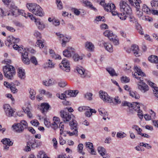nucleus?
<instances>
[{
  "label": "nucleus",
  "instance_id": "1",
  "mask_svg": "<svg viewBox=\"0 0 158 158\" xmlns=\"http://www.w3.org/2000/svg\"><path fill=\"white\" fill-rule=\"evenodd\" d=\"M27 7L30 11L35 15L40 16H42L44 15V13L42 11V8L36 3L27 4Z\"/></svg>",
  "mask_w": 158,
  "mask_h": 158
},
{
  "label": "nucleus",
  "instance_id": "2",
  "mask_svg": "<svg viewBox=\"0 0 158 158\" xmlns=\"http://www.w3.org/2000/svg\"><path fill=\"white\" fill-rule=\"evenodd\" d=\"M3 70L4 76L7 78L12 80L15 75V68L12 65L7 64L3 67Z\"/></svg>",
  "mask_w": 158,
  "mask_h": 158
},
{
  "label": "nucleus",
  "instance_id": "3",
  "mask_svg": "<svg viewBox=\"0 0 158 158\" xmlns=\"http://www.w3.org/2000/svg\"><path fill=\"white\" fill-rule=\"evenodd\" d=\"M13 48L17 50L21 53L22 60L23 62L26 64H30L29 59L28 58V53L23 49V47H19L17 44H14L13 46Z\"/></svg>",
  "mask_w": 158,
  "mask_h": 158
},
{
  "label": "nucleus",
  "instance_id": "4",
  "mask_svg": "<svg viewBox=\"0 0 158 158\" xmlns=\"http://www.w3.org/2000/svg\"><path fill=\"white\" fill-rule=\"evenodd\" d=\"M78 93L79 91L78 90H73L69 89L66 90L60 95H59V97L61 99H64L67 98L75 97Z\"/></svg>",
  "mask_w": 158,
  "mask_h": 158
},
{
  "label": "nucleus",
  "instance_id": "5",
  "mask_svg": "<svg viewBox=\"0 0 158 158\" xmlns=\"http://www.w3.org/2000/svg\"><path fill=\"white\" fill-rule=\"evenodd\" d=\"M5 4L7 5H10V8L11 10V13H7L8 15H13L16 16V14L19 12V10L17 9V7L14 4H12V2L9 0H2Z\"/></svg>",
  "mask_w": 158,
  "mask_h": 158
},
{
  "label": "nucleus",
  "instance_id": "6",
  "mask_svg": "<svg viewBox=\"0 0 158 158\" xmlns=\"http://www.w3.org/2000/svg\"><path fill=\"white\" fill-rule=\"evenodd\" d=\"M119 6L121 11L125 12L126 14L132 13L131 8L125 2L121 1L120 2Z\"/></svg>",
  "mask_w": 158,
  "mask_h": 158
},
{
  "label": "nucleus",
  "instance_id": "7",
  "mask_svg": "<svg viewBox=\"0 0 158 158\" xmlns=\"http://www.w3.org/2000/svg\"><path fill=\"white\" fill-rule=\"evenodd\" d=\"M99 96L100 98L104 102L108 103L112 102V98L110 97L107 93L105 92L100 90L99 91Z\"/></svg>",
  "mask_w": 158,
  "mask_h": 158
},
{
  "label": "nucleus",
  "instance_id": "8",
  "mask_svg": "<svg viewBox=\"0 0 158 158\" xmlns=\"http://www.w3.org/2000/svg\"><path fill=\"white\" fill-rule=\"evenodd\" d=\"M60 115L63 120L65 123L69 122L72 118V116H73L71 113L64 111H61L60 112Z\"/></svg>",
  "mask_w": 158,
  "mask_h": 158
},
{
  "label": "nucleus",
  "instance_id": "9",
  "mask_svg": "<svg viewBox=\"0 0 158 158\" xmlns=\"http://www.w3.org/2000/svg\"><path fill=\"white\" fill-rule=\"evenodd\" d=\"M104 9L106 11L108 12H111L113 15H115L117 13V12L114 10L115 9V5L112 3H108L105 6H104Z\"/></svg>",
  "mask_w": 158,
  "mask_h": 158
},
{
  "label": "nucleus",
  "instance_id": "10",
  "mask_svg": "<svg viewBox=\"0 0 158 158\" xmlns=\"http://www.w3.org/2000/svg\"><path fill=\"white\" fill-rule=\"evenodd\" d=\"M59 67L64 71L69 72L70 70L69 62L66 59H64L61 64H59Z\"/></svg>",
  "mask_w": 158,
  "mask_h": 158
},
{
  "label": "nucleus",
  "instance_id": "11",
  "mask_svg": "<svg viewBox=\"0 0 158 158\" xmlns=\"http://www.w3.org/2000/svg\"><path fill=\"white\" fill-rule=\"evenodd\" d=\"M3 108L6 115L9 117L13 116V114L15 112L11 108L10 105L8 104H6L4 105Z\"/></svg>",
  "mask_w": 158,
  "mask_h": 158
},
{
  "label": "nucleus",
  "instance_id": "12",
  "mask_svg": "<svg viewBox=\"0 0 158 158\" xmlns=\"http://www.w3.org/2000/svg\"><path fill=\"white\" fill-rule=\"evenodd\" d=\"M64 56L67 58L71 57L74 53V49L72 47H69L64 50L63 52Z\"/></svg>",
  "mask_w": 158,
  "mask_h": 158
},
{
  "label": "nucleus",
  "instance_id": "13",
  "mask_svg": "<svg viewBox=\"0 0 158 158\" xmlns=\"http://www.w3.org/2000/svg\"><path fill=\"white\" fill-rule=\"evenodd\" d=\"M138 88L142 92L145 93L148 91L149 87L144 82H139L138 84Z\"/></svg>",
  "mask_w": 158,
  "mask_h": 158
},
{
  "label": "nucleus",
  "instance_id": "14",
  "mask_svg": "<svg viewBox=\"0 0 158 158\" xmlns=\"http://www.w3.org/2000/svg\"><path fill=\"white\" fill-rule=\"evenodd\" d=\"M37 140L34 139L33 140L31 139V140H30L27 143L26 150L27 151H29L31 150L30 147L32 148H34L37 147L35 143H36Z\"/></svg>",
  "mask_w": 158,
  "mask_h": 158
},
{
  "label": "nucleus",
  "instance_id": "15",
  "mask_svg": "<svg viewBox=\"0 0 158 158\" xmlns=\"http://www.w3.org/2000/svg\"><path fill=\"white\" fill-rule=\"evenodd\" d=\"M130 107H132L135 110L137 111L138 113H140V107H143L144 106L142 104H139L136 102H134L131 103Z\"/></svg>",
  "mask_w": 158,
  "mask_h": 158
},
{
  "label": "nucleus",
  "instance_id": "16",
  "mask_svg": "<svg viewBox=\"0 0 158 158\" xmlns=\"http://www.w3.org/2000/svg\"><path fill=\"white\" fill-rule=\"evenodd\" d=\"M131 49L135 56L138 57L140 56L141 53L139 52V47L137 45H133L131 46Z\"/></svg>",
  "mask_w": 158,
  "mask_h": 158
},
{
  "label": "nucleus",
  "instance_id": "17",
  "mask_svg": "<svg viewBox=\"0 0 158 158\" xmlns=\"http://www.w3.org/2000/svg\"><path fill=\"white\" fill-rule=\"evenodd\" d=\"M12 127L15 132L18 133H20L23 132L24 129L23 127L19 123L15 124L12 126Z\"/></svg>",
  "mask_w": 158,
  "mask_h": 158
},
{
  "label": "nucleus",
  "instance_id": "18",
  "mask_svg": "<svg viewBox=\"0 0 158 158\" xmlns=\"http://www.w3.org/2000/svg\"><path fill=\"white\" fill-rule=\"evenodd\" d=\"M135 0H134L135 1ZM137 1V2H135V8L136 10V15L139 17V18H141L143 15V12H141L139 10V9L140 8V6H139V3L141 2L140 0H136Z\"/></svg>",
  "mask_w": 158,
  "mask_h": 158
},
{
  "label": "nucleus",
  "instance_id": "19",
  "mask_svg": "<svg viewBox=\"0 0 158 158\" xmlns=\"http://www.w3.org/2000/svg\"><path fill=\"white\" fill-rule=\"evenodd\" d=\"M131 14H127V17L129 19V21L131 23H135L138 24L137 27L138 29H141L142 27L141 26L138 24L137 20L135 18L131 15Z\"/></svg>",
  "mask_w": 158,
  "mask_h": 158
},
{
  "label": "nucleus",
  "instance_id": "20",
  "mask_svg": "<svg viewBox=\"0 0 158 158\" xmlns=\"http://www.w3.org/2000/svg\"><path fill=\"white\" fill-rule=\"evenodd\" d=\"M69 124L72 130L75 131H77V123L75 120L72 119V120L69 122Z\"/></svg>",
  "mask_w": 158,
  "mask_h": 158
},
{
  "label": "nucleus",
  "instance_id": "21",
  "mask_svg": "<svg viewBox=\"0 0 158 158\" xmlns=\"http://www.w3.org/2000/svg\"><path fill=\"white\" fill-rule=\"evenodd\" d=\"M50 106L47 103H42L41 105L40 110L42 113L45 114L49 109Z\"/></svg>",
  "mask_w": 158,
  "mask_h": 158
},
{
  "label": "nucleus",
  "instance_id": "22",
  "mask_svg": "<svg viewBox=\"0 0 158 158\" xmlns=\"http://www.w3.org/2000/svg\"><path fill=\"white\" fill-rule=\"evenodd\" d=\"M85 47L86 49L89 51L93 52L94 51V46L91 42H86L85 43Z\"/></svg>",
  "mask_w": 158,
  "mask_h": 158
},
{
  "label": "nucleus",
  "instance_id": "23",
  "mask_svg": "<svg viewBox=\"0 0 158 158\" xmlns=\"http://www.w3.org/2000/svg\"><path fill=\"white\" fill-rule=\"evenodd\" d=\"M85 146L87 148H88L91 151L90 153L91 154H95L96 152L94 149H93V145L92 143L89 142H86L85 143Z\"/></svg>",
  "mask_w": 158,
  "mask_h": 158
},
{
  "label": "nucleus",
  "instance_id": "24",
  "mask_svg": "<svg viewBox=\"0 0 158 158\" xmlns=\"http://www.w3.org/2000/svg\"><path fill=\"white\" fill-rule=\"evenodd\" d=\"M76 69L79 74L81 75V77L84 78L85 77L86 73H85L84 69L81 66L77 67Z\"/></svg>",
  "mask_w": 158,
  "mask_h": 158
},
{
  "label": "nucleus",
  "instance_id": "25",
  "mask_svg": "<svg viewBox=\"0 0 158 158\" xmlns=\"http://www.w3.org/2000/svg\"><path fill=\"white\" fill-rule=\"evenodd\" d=\"M103 35L105 36H107L109 40L114 38L115 35H114L112 31L107 30L104 33Z\"/></svg>",
  "mask_w": 158,
  "mask_h": 158
},
{
  "label": "nucleus",
  "instance_id": "26",
  "mask_svg": "<svg viewBox=\"0 0 158 158\" xmlns=\"http://www.w3.org/2000/svg\"><path fill=\"white\" fill-rule=\"evenodd\" d=\"M102 44H103L105 49L109 52H113V48L112 45L108 43L102 41Z\"/></svg>",
  "mask_w": 158,
  "mask_h": 158
},
{
  "label": "nucleus",
  "instance_id": "27",
  "mask_svg": "<svg viewBox=\"0 0 158 158\" xmlns=\"http://www.w3.org/2000/svg\"><path fill=\"white\" fill-rule=\"evenodd\" d=\"M148 82L150 86L153 87L154 95L156 97L158 98V88L154 86L155 84L154 83L150 81H148Z\"/></svg>",
  "mask_w": 158,
  "mask_h": 158
},
{
  "label": "nucleus",
  "instance_id": "28",
  "mask_svg": "<svg viewBox=\"0 0 158 158\" xmlns=\"http://www.w3.org/2000/svg\"><path fill=\"white\" fill-rule=\"evenodd\" d=\"M35 22L39 29L42 30L45 27L44 24L42 22H40L39 19H35Z\"/></svg>",
  "mask_w": 158,
  "mask_h": 158
},
{
  "label": "nucleus",
  "instance_id": "29",
  "mask_svg": "<svg viewBox=\"0 0 158 158\" xmlns=\"http://www.w3.org/2000/svg\"><path fill=\"white\" fill-rule=\"evenodd\" d=\"M24 70H23L21 68H19L18 69V75L19 78L21 79H24L25 77Z\"/></svg>",
  "mask_w": 158,
  "mask_h": 158
},
{
  "label": "nucleus",
  "instance_id": "30",
  "mask_svg": "<svg viewBox=\"0 0 158 158\" xmlns=\"http://www.w3.org/2000/svg\"><path fill=\"white\" fill-rule=\"evenodd\" d=\"M148 60L152 63H158V57L154 55H152L148 58Z\"/></svg>",
  "mask_w": 158,
  "mask_h": 158
},
{
  "label": "nucleus",
  "instance_id": "31",
  "mask_svg": "<svg viewBox=\"0 0 158 158\" xmlns=\"http://www.w3.org/2000/svg\"><path fill=\"white\" fill-rule=\"evenodd\" d=\"M83 55H79L77 53H74L73 56V59L75 62L78 61L83 59Z\"/></svg>",
  "mask_w": 158,
  "mask_h": 158
},
{
  "label": "nucleus",
  "instance_id": "32",
  "mask_svg": "<svg viewBox=\"0 0 158 158\" xmlns=\"http://www.w3.org/2000/svg\"><path fill=\"white\" fill-rule=\"evenodd\" d=\"M106 70L111 76H118V74L115 73L114 70L113 68L108 67L106 68Z\"/></svg>",
  "mask_w": 158,
  "mask_h": 158
},
{
  "label": "nucleus",
  "instance_id": "33",
  "mask_svg": "<svg viewBox=\"0 0 158 158\" xmlns=\"http://www.w3.org/2000/svg\"><path fill=\"white\" fill-rule=\"evenodd\" d=\"M1 142L4 145H12L13 143L10 140V139L7 138H4L1 140Z\"/></svg>",
  "mask_w": 158,
  "mask_h": 158
},
{
  "label": "nucleus",
  "instance_id": "34",
  "mask_svg": "<svg viewBox=\"0 0 158 158\" xmlns=\"http://www.w3.org/2000/svg\"><path fill=\"white\" fill-rule=\"evenodd\" d=\"M122 12L123 13H119L117 12V13L115 14L116 15H117L121 19L125 20L126 19L127 17V16H126V15L127 14L125 12Z\"/></svg>",
  "mask_w": 158,
  "mask_h": 158
},
{
  "label": "nucleus",
  "instance_id": "35",
  "mask_svg": "<svg viewBox=\"0 0 158 158\" xmlns=\"http://www.w3.org/2000/svg\"><path fill=\"white\" fill-rule=\"evenodd\" d=\"M129 94L132 97L136 99H138L140 98L139 95L136 92L129 91Z\"/></svg>",
  "mask_w": 158,
  "mask_h": 158
},
{
  "label": "nucleus",
  "instance_id": "36",
  "mask_svg": "<svg viewBox=\"0 0 158 158\" xmlns=\"http://www.w3.org/2000/svg\"><path fill=\"white\" fill-rule=\"evenodd\" d=\"M98 151L100 154L103 156L105 155L106 153L105 149L102 147H99L98 148Z\"/></svg>",
  "mask_w": 158,
  "mask_h": 158
},
{
  "label": "nucleus",
  "instance_id": "37",
  "mask_svg": "<svg viewBox=\"0 0 158 158\" xmlns=\"http://www.w3.org/2000/svg\"><path fill=\"white\" fill-rule=\"evenodd\" d=\"M142 10L143 11L146 13L148 14H150L151 13V10L146 5L144 4L143 5Z\"/></svg>",
  "mask_w": 158,
  "mask_h": 158
},
{
  "label": "nucleus",
  "instance_id": "38",
  "mask_svg": "<svg viewBox=\"0 0 158 158\" xmlns=\"http://www.w3.org/2000/svg\"><path fill=\"white\" fill-rule=\"evenodd\" d=\"M134 69L137 71V74L138 76L140 75L141 76H145V74L142 72L141 69L137 66H135Z\"/></svg>",
  "mask_w": 158,
  "mask_h": 158
},
{
  "label": "nucleus",
  "instance_id": "39",
  "mask_svg": "<svg viewBox=\"0 0 158 158\" xmlns=\"http://www.w3.org/2000/svg\"><path fill=\"white\" fill-rule=\"evenodd\" d=\"M54 83V82L51 79H50L48 81H44L43 82V84L46 86L52 85Z\"/></svg>",
  "mask_w": 158,
  "mask_h": 158
},
{
  "label": "nucleus",
  "instance_id": "40",
  "mask_svg": "<svg viewBox=\"0 0 158 158\" xmlns=\"http://www.w3.org/2000/svg\"><path fill=\"white\" fill-rule=\"evenodd\" d=\"M30 98L32 100L34 99L36 94L35 91L33 89H30L29 90Z\"/></svg>",
  "mask_w": 158,
  "mask_h": 158
},
{
  "label": "nucleus",
  "instance_id": "41",
  "mask_svg": "<svg viewBox=\"0 0 158 158\" xmlns=\"http://www.w3.org/2000/svg\"><path fill=\"white\" fill-rule=\"evenodd\" d=\"M38 158H46L48 157L45 153L43 151H40L38 155Z\"/></svg>",
  "mask_w": 158,
  "mask_h": 158
},
{
  "label": "nucleus",
  "instance_id": "42",
  "mask_svg": "<svg viewBox=\"0 0 158 158\" xmlns=\"http://www.w3.org/2000/svg\"><path fill=\"white\" fill-rule=\"evenodd\" d=\"M40 94H43L47 96L48 97H51L52 96V94L49 92L47 91L44 89H41L40 90Z\"/></svg>",
  "mask_w": 158,
  "mask_h": 158
},
{
  "label": "nucleus",
  "instance_id": "43",
  "mask_svg": "<svg viewBox=\"0 0 158 158\" xmlns=\"http://www.w3.org/2000/svg\"><path fill=\"white\" fill-rule=\"evenodd\" d=\"M83 147V144L82 143H80L78 146V152L81 153L83 155H84L85 153L84 152H82Z\"/></svg>",
  "mask_w": 158,
  "mask_h": 158
},
{
  "label": "nucleus",
  "instance_id": "44",
  "mask_svg": "<svg viewBox=\"0 0 158 158\" xmlns=\"http://www.w3.org/2000/svg\"><path fill=\"white\" fill-rule=\"evenodd\" d=\"M116 135L118 138H122L125 137L126 135L124 132L121 131L117 132Z\"/></svg>",
  "mask_w": 158,
  "mask_h": 158
},
{
  "label": "nucleus",
  "instance_id": "45",
  "mask_svg": "<svg viewBox=\"0 0 158 158\" xmlns=\"http://www.w3.org/2000/svg\"><path fill=\"white\" fill-rule=\"evenodd\" d=\"M19 123L22 126L23 129H26L28 127V124L25 120H21Z\"/></svg>",
  "mask_w": 158,
  "mask_h": 158
},
{
  "label": "nucleus",
  "instance_id": "46",
  "mask_svg": "<svg viewBox=\"0 0 158 158\" xmlns=\"http://www.w3.org/2000/svg\"><path fill=\"white\" fill-rule=\"evenodd\" d=\"M121 80L122 83H127L129 82L130 79L126 76H123L121 77Z\"/></svg>",
  "mask_w": 158,
  "mask_h": 158
},
{
  "label": "nucleus",
  "instance_id": "47",
  "mask_svg": "<svg viewBox=\"0 0 158 158\" xmlns=\"http://www.w3.org/2000/svg\"><path fill=\"white\" fill-rule=\"evenodd\" d=\"M29 60L30 62L31 61L33 64L35 65H36L38 64V62L36 58L34 56L31 57L30 58V60Z\"/></svg>",
  "mask_w": 158,
  "mask_h": 158
},
{
  "label": "nucleus",
  "instance_id": "48",
  "mask_svg": "<svg viewBox=\"0 0 158 158\" xmlns=\"http://www.w3.org/2000/svg\"><path fill=\"white\" fill-rule=\"evenodd\" d=\"M47 64H48V67L49 68H52L54 67L55 64L52 62V60H48L47 63Z\"/></svg>",
  "mask_w": 158,
  "mask_h": 158
},
{
  "label": "nucleus",
  "instance_id": "49",
  "mask_svg": "<svg viewBox=\"0 0 158 158\" xmlns=\"http://www.w3.org/2000/svg\"><path fill=\"white\" fill-rule=\"evenodd\" d=\"M112 38V39L110 40V41L113 42L114 45H118L119 44L118 40L117 38H116V36L115 35V36L114 37V38Z\"/></svg>",
  "mask_w": 158,
  "mask_h": 158
},
{
  "label": "nucleus",
  "instance_id": "50",
  "mask_svg": "<svg viewBox=\"0 0 158 158\" xmlns=\"http://www.w3.org/2000/svg\"><path fill=\"white\" fill-rule=\"evenodd\" d=\"M67 83L64 81H61L58 82V85L61 87H64L67 85Z\"/></svg>",
  "mask_w": 158,
  "mask_h": 158
},
{
  "label": "nucleus",
  "instance_id": "51",
  "mask_svg": "<svg viewBox=\"0 0 158 158\" xmlns=\"http://www.w3.org/2000/svg\"><path fill=\"white\" fill-rule=\"evenodd\" d=\"M58 124L56 122H53L52 123H51L50 127L54 130H55L58 127Z\"/></svg>",
  "mask_w": 158,
  "mask_h": 158
},
{
  "label": "nucleus",
  "instance_id": "52",
  "mask_svg": "<svg viewBox=\"0 0 158 158\" xmlns=\"http://www.w3.org/2000/svg\"><path fill=\"white\" fill-rule=\"evenodd\" d=\"M89 107L85 106H83L79 107L78 108V110L79 111H83L89 109Z\"/></svg>",
  "mask_w": 158,
  "mask_h": 158
},
{
  "label": "nucleus",
  "instance_id": "53",
  "mask_svg": "<svg viewBox=\"0 0 158 158\" xmlns=\"http://www.w3.org/2000/svg\"><path fill=\"white\" fill-rule=\"evenodd\" d=\"M151 4L152 7H156L158 6V1L153 0L151 2Z\"/></svg>",
  "mask_w": 158,
  "mask_h": 158
},
{
  "label": "nucleus",
  "instance_id": "54",
  "mask_svg": "<svg viewBox=\"0 0 158 158\" xmlns=\"http://www.w3.org/2000/svg\"><path fill=\"white\" fill-rule=\"evenodd\" d=\"M92 94L90 93H87L85 95V97L88 100H91L92 99Z\"/></svg>",
  "mask_w": 158,
  "mask_h": 158
},
{
  "label": "nucleus",
  "instance_id": "55",
  "mask_svg": "<svg viewBox=\"0 0 158 158\" xmlns=\"http://www.w3.org/2000/svg\"><path fill=\"white\" fill-rule=\"evenodd\" d=\"M56 2L58 8L59 9H62L63 8V6L60 0H56Z\"/></svg>",
  "mask_w": 158,
  "mask_h": 158
},
{
  "label": "nucleus",
  "instance_id": "56",
  "mask_svg": "<svg viewBox=\"0 0 158 158\" xmlns=\"http://www.w3.org/2000/svg\"><path fill=\"white\" fill-rule=\"evenodd\" d=\"M10 38L12 39H11L12 41H11L10 39L9 38L7 39V41L8 42L9 44H10L13 43L15 44L16 38L14 37L13 36H11Z\"/></svg>",
  "mask_w": 158,
  "mask_h": 158
},
{
  "label": "nucleus",
  "instance_id": "57",
  "mask_svg": "<svg viewBox=\"0 0 158 158\" xmlns=\"http://www.w3.org/2000/svg\"><path fill=\"white\" fill-rule=\"evenodd\" d=\"M6 12L2 8H0V18H2L3 16H6Z\"/></svg>",
  "mask_w": 158,
  "mask_h": 158
},
{
  "label": "nucleus",
  "instance_id": "58",
  "mask_svg": "<svg viewBox=\"0 0 158 158\" xmlns=\"http://www.w3.org/2000/svg\"><path fill=\"white\" fill-rule=\"evenodd\" d=\"M36 44L40 48H43L44 47L42 41L40 40H38L37 42L36 43Z\"/></svg>",
  "mask_w": 158,
  "mask_h": 158
},
{
  "label": "nucleus",
  "instance_id": "59",
  "mask_svg": "<svg viewBox=\"0 0 158 158\" xmlns=\"http://www.w3.org/2000/svg\"><path fill=\"white\" fill-rule=\"evenodd\" d=\"M89 111L88 110L86 111L85 113V116L88 117H89L92 115V113H91V111L92 110H93V109H89Z\"/></svg>",
  "mask_w": 158,
  "mask_h": 158
},
{
  "label": "nucleus",
  "instance_id": "60",
  "mask_svg": "<svg viewBox=\"0 0 158 158\" xmlns=\"http://www.w3.org/2000/svg\"><path fill=\"white\" fill-rule=\"evenodd\" d=\"M31 123L34 126H37L39 124V123L37 120H32L31 121Z\"/></svg>",
  "mask_w": 158,
  "mask_h": 158
},
{
  "label": "nucleus",
  "instance_id": "61",
  "mask_svg": "<svg viewBox=\"0 0 158 158\" xmlns=\"http://www.w3.org/2000/svg\"><path fill=\"white\" fill-rule=\"evenodd\" d=\"M67 133L70 136H73L74 135H75L76 136H77L78 135V131H73L72 132H70L69 131H67Z\"/></svg>",
  "mask_w": 158,
  "mask_h": 158
},
{
  "label": "nucleus",
  "instance_id": "62",
  "mask_svg": "<svg viewBox=\"0 0 158 158\" xmlns=\"http://www.w3.org/2000/svg\"><path fill=\"white\" fill-rule=\"evenodd\" d=\"M122 105L123 106H127L129 107H130V106L131 105L130 103L126 101L122 102Z\"/></svg>",
  "mask_w": 158,
  "mask_h": 158
},
{
  "label": "nucleus",
  "instance_id": "63",
  "mask_svg": "<svg viewBox=\"0 0 158 158\" xmlns=\"http://www.w3.org/2000/svg\"><path fill=\"white\" fill-rule=\"evenodd\" d=\"M11 92L14 94L17 93L18 91V90L15 87L11 85L10 88Z\"/></svg>",
  "mask_w": 158,
  "mask_h": 158
},
{
  "label": "nucleus",
  "instance_id": "64",
  "mask_svg": "<svg viewBox=\"0 0 158 158\" xmlns=\"http://www.w3.org/2000/svg\"><path fill=\"white\" fill-rule=\"evenodd\" d=\"M104 18H105L103 16H99L97 17L96 19V20H97L98 21H102L103 22L105 20Z\"/></svg>",
  "mask_w": 158,
  "mask_h": 158
}]
</instances>
